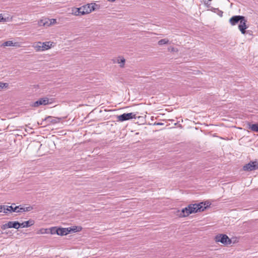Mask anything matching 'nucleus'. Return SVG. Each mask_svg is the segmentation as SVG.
Here are the masks:
<instances>
[{
	"mask_svg": "<svg viewBox=\"0 0 258 258\" xmlns=\"http://www.w3.org/2000/svg\"><path fill=\"white\" fill-rule=\"evenodd\" d=\"M216 242H220L224 245L227 246L231 244L232 240L228 236L224 234H219L215 237Z\"/></svg>",
	"mask_w": 258,
	"mask_h": 258,
	"instance_id": "f03ea898",
	"label": "nucleus"
},
{
	"mask_svg": "<svg viewBox=\"0 0 258 258\" xmlns=\"http://www.w3.org/2000/svg\"><path fill=\"white\" fill-rule=\"evenodd\" d=\"M8 86V84L0 83V90L4 88V87Z\"/></svg>",
	"mask_w": 258,
	"mask_h": 258,
	"instance_id": "cd10ccee",
	"label": "nucleus"
},
{
	"mask_svg": "<svg viewBox=\"0 0 258 258\" xmlns=\"http://www.w3.org/2000/svg\"><path fill=\"white\" fill-rule=\"evenodd\" d=\"M52 103V101L49 102V99L47 97H44L39 99L36 101L34 102L32 106L33 107H37L40 105H46Z\"/></svg>",
	"mask_w": 258,
	"mask_h": 258,
	"instance_id": "423d86ee",
	"label": "nucleus"
},
{
	"mask_svg": "<svg viewBox=\"0 0 258 258\" xmlns=\"http://www.w3.org/2000/svg\"><path fill=\"white\" fill-rule=\"evenodd\" d=\"M49 19L43 18L38 21V24L39 26H49Z\"/></svg>",
	"mask_w": 258,
	"mask_h": 258,
	"instance_id": "4468645a",
	"label": "nucleus"
},
{
	"mask_svg": "<svg viewBox=\"0 0 258 258\" xmlns=\"http://www.w3.org/2000/svg\"><path fill=\"white\" fill-rule=\"evenodd\" d=\"M3 46H18V42H14L13 41H7L3 43L2 45Z\"/></svg>",
	"mask_w": 258,
	"mask_h": 258,
	"instance_id": "f3484780",
	"label": "nucleus"
},
{
	"mask_svg": "<svg viewBox=\"0 0 258 258\" xmlns=\"http://www.w3.org/2000/svg\"><path fill=\"white\" fill-rule=\"evenodd\" d=\"M5 19L2 16V14H0V22L5 21Z\"/></svg>",
	"mask_w": 258,
	"mask_h": 258,
	"instance_id": "c756f323",
	"label": "nucleus"
},
{
	"mask_svg": "<svg viewBox=\"0 0 258 258\" xmlns=\"http://www.w3.org/2000/svg\"><path fill=\"white\" fill-rule=\"evenodd\" d=\"M173 49H174V48H173V47H172V49H171V50H172V51H173Z\"/></svg>",
	"mask_w": 258,
	"mask_h": 258,
	"instance_id": "f704fd0d",
	"label": "nucleus"
},
{
	"mask_svg": "<svg viewBox=\"0 0 258 258\" xmlns=\"http://www.w3.org/2000/svg\"><path fill=\"white\" fill-rule=\"evenodd\" d=\"M154 124L156 125H163L164 123L161 122H155Z\"/></svg>",
	"mask_w": 258,
	"mask_h": 258,
	"instance_id": "7c9ffc66",
	"label": "nucleus"
},
{
	"mask_svg": "<svg viewBox=\"0 0 258 258\" xmlns=\"http://www.w3.org/2000/svg\"><path fill=\"white\" fill-rule=\"evenodd\" d=\"M220 13H221V15H221V16H222V15L223 12L220 11Z\"/></svg>",
	"mask_w": 258,
	"mask_h": 258,
	"instance_id": "72a5a7b5",
	"label": "nucleus"
},
{
	"mask_svg": "<svg viewBox=\"0 0 258 258\" xmlns=\"http://www.w3.org/2000/svg\"><path fill=\"white\" fill-rule=\"evenodd\" d=\"M136 115V113H135L134 112L123 113L117 116V121L122 122L133 118H136L137 117Z\"/></svg>",
	"mask_w": 258,
	"mask_h": 258,
	"instance_id": "20e7f679",
	"label": "nucleus"
},
{
	"mask_svg": "<svg viewBox=\"0 0 258 258\" xmlns=\"http://www.w3.org/2000/svg\"><path fill=\"white\" fill-rule=\"evenodd\" d=\"M6 208V206L5 205H0V212H1L3 210V208Z\"/></svg>",
	"mask_w": 258,
	"mask_h": 258,
	"instance_id": "2f4dec72",
	"label": "nucleus"
},
{
	"mask_svg": "<svg viewBox=\"0 0 258 258\" xmlns=\"http://www.w3.org/2000/svg\"><path fill=\"white\" fill-rule=\"evenodd\" d=\"M194 208H193L192 204L189 205L187 207H185L181 210V211H178V212L179 214H178V215L180 217H185L188 216L189 214L191 213H194Z\"/></svg>",
	"mask_w": 258,
	"mask_h": 258,
	"instance_id": "7ed1b4c3",
	"label": "nucleus"
},
{
	"mask_svg": "<svg viewBox=\"0 0 258 258\" xmlns=\"http://www.w3.org/2000/svg\"><path fill=\"white\" fill-rule=\"evenodd\" d=\"M114 63H118L119 64L120 68H123L124 67L125 59L122 56H118L116 59L112 60Z\"/></svg>",
	"mask_w": 258,
	"mask_h": 258,
	"instance_id": "9d476101",
	"label": "nucleus"
},
{
	"mask_svg": "<svg viewBox=\"0 0 258 258\" xmlns=\"http://www.w3.org/2000/svg\"><path fill=\"white\" fill-rule=\"evenodd\" d=\"M34 224V221L32 219H30L28 221H24V222H22V223H20V227H22L23 228L29 227Z\"/></svg>",
	"mask_w": 258,
	"mask_h": 258,
	"instance_id": "ddd939ff",
	"label": "nucleus"
},
{
	"mask_svg": "<svg viewBox=\"0 0 258 258\" xmlns=\"http://www.w3.org/2000/svg\"><path fill=\"white\" fill-rule=\"evenodd\" d=\"M41 45L42 48V51H44L50 48L52 44L50 42H41Z\"/></svg>",
	"mask_w": 258,
	"mask_h": 258,
	"instance_id": "a211bd4d",
	"label": "nucleus"
},
{
	"mask_svg": "<svg viewBox=\"0 0 258 258\" xmlns=\"http://www.w3.org/2000/svg\"><path fill=\"white\" fill-rule=\"evenodd\" d=\"M33 47L35 48L36 51H42V48L41 42H37L33 44Z\"/></svg>",
	"mask_w": 258,
	"mask_h": 258,
	"instance_id": "aec40b11",
	"label": "nucleus"
},
{
	"mask_svg": "<svg viewBox=\"0 0 258 258\" xmlns=\"http://www.w3.org/2000/svg\"><path fill=\"white\" fill-rule=\"evenodd\" d=\"M193 208H194V213H197L198 212H202L204 211L205 209H206V207H205L203 205V202H202L200 204H192Z\"/></svg>",
	"mask_w": 258,
	"mask_h": 258,
	"instance_id": "1a4fd4ad",
	"label": "nucleus"
},
{
	"mask_svg": "<svg viewBox=\"0 0 258 258\" xmlns=\"http://www.w3.org/2000/svg\"><path fill=\"white\" fill-rule=\"evenodd\" d=\"M258 169V160L250 161L243 167L244 171H251Z\"/></svg>",
	"mask_w": 258,
	"mask_h": 258,
	"instance_id": "39448f33",
	"label": "nucleus"
},
{
	"mask_svg": "<svg viewBox=\"0 0 258 258\" xmlns=\"http://www.w3.org/2000/svg\"><path fill=\"white\" fill-rule=\"evenodd\" d=\"M69 233L72 232H80L82 230V227L81 226H74L72 228L69 227L68 228Z\"/></svg>",
	"mask_w": 258,
	"mask_h": 258,
	"instance_id": "6ab92c4d",
	"label": "nucleus"
},
{
	"mask_svg": "<svg viewBox=\"0 0 258 258\" xmlns=\"http://www.w3.org/2000/svg\"><path fill=\"white\" fill-rule=\"evenodd\" d=\"M244 16L236 15L232 16L229 20V23L231 25L234 26L236 25L238 22H240L241 20H243Z\"/></svg>",
	"mask_w": 258,
	"mask_h": 258,
	"instance_id": "0eeeda50",
	"label": "nucleus"
},
{
	"mask_svg": "<svg viewBox=\"0 0 258 258\" xmlns=\"http://www.w3.org/2000/svg\"><path fill=\"white\" fill-rule=\"evenodd\" d=\"M3 210H4V213L5 214H7L8 212H9L8 211H7V207L3 208Z\"/></svg>",
	"mask_w": 258,
	"mask_h": 258,
	"instance_id": "473e14b6",
	"label": "nucleus"
},
{
	"mask_svg": "<svg viewBox=\"0 0 258 258\" xmlns=\"http://www.w3.org/2000/svg\"><path fill=\"white\" fill-rule=\"evenodd\" d=\"M169 41L167 39H161L158 42V44L159 45H164V44H169Z\"/></svg>",
	"mask_w": 258,
	"mask_h": 258,
	"instance_id": "5701e85b",
	"label": "nucleus"
},
{
	"mask_svg": "<svg viewBox=\"0 0 258 258\" xmlns=\"http://www.w3.org/2000/svg\"><path fill=\"white\" fill-rule=\"evenodd\" d=\"M32 209L33 207L32 206H29L24 208H20L19 210H18L17 212H28L30 211Z\"/></svg>",
	"mask_w": 258,
	"mask_h": 258,
	"instance_id": "412c9836",
	"label": "nucleus"
},
{
	"mask_svg": "<svg viewBox=\"0 0 258 258\" xmlns=\"http://www.w3.org/2000/svg\"><path fill=\"white\" fill-rule=\"evenodd\" d=\"M69 233V231L68 228H58V232L57 235L63 236L66 235Z\"/></svg>",
	"mask_w": 258,
	"mask_h": 258,
	"instance_id": "f8f14e48",
	"label": "nucleus"
},
{
	"mask_svg": "<svg viewBox=\"0 0 258 258\" xmlns=\"http://www.w3.org/2000/svg\"><path fill=\"white\" fill-rule=\"evenodd\" d=\"M212 0H208L205 2V4L207 6V7L209 9L213 8L211 7Z\"/></svg>",
	"mask_w": 258,
	"mask_h": 258,
	"instance_id": "393cba45",
	"label": "nucleus"
},
{
	"mask_svg": "<svg viewBox=\"0 0 258 258\" xmlns=\"http://www.w3.org/2000/svg\"><path fill=\"white\" fill-rule=\"evenodd\" d=\"M99 8L100 6L95 3L88 4L80 8H75L73 10V14L76 16L84 15Z\"/></svg>",
	"mask_w": 258,
	"mask_h": 258,
	"instance_id": "f257e3e1",
	"label": "nucleus"
},
{
	"mask_svg": "<svg viewBox=\"0 0 258 258\" xmlns=\"http://www.w3.org/2000/svg\"><path fill=\"white\" fill-rule=\"evenodd\" d=\"M8 223L9 228H14L18 229L20 227V223L18 221H9Z\"/></svg>",
	"mask_w": 258,
	"mask_h": 258,
	"instance_id": "2eb2a0df",
	"label": "nucleus"
},
{
	"mask_svg": "<svg viewBox=\"0 0 258 258\" xmlns=\"http://www.w3.org/2000/svg\"><path fill=\"white\" fill-rule=\"evenodd\" d=\"M247 22V20L244 17L243 20L240 21L238 25V28L242 34H245L246 33V29L248 27L246 25Z\"/></svg>",
	"mask_w": 258,
	"mask_h": 258,
	"instance_id": "6e6552de",
	"label": "nucleus"
},
{
	"mask_svg": "<svg viewBox=\"0 0 258 258\" xmlns=\"http://www.w3.org/2000/svg\"><path fill=\"white\" fill-rule=\"evenodd\" d=\"M203 205L205 207H206V208L208 207H210L211 204L208 201H206L204 203L203 202Z\"/></svg>",
	"mask_w": 258,
	"mask_h": 258,
	"instance_id": "c85d7f7f",
	"label": "nucleus"
},
{
	"mask_svg": "<svg viewBox=\"0 0 258 258\" xmlns=\"http://www.w3.org/2000/svg\"><path fill=\"white\" fill-rule=\"evenodd\" d=\"M49 20H50V21L49 22V26H50L51 25L55 24L56 23V20L55 19H49Z\"/></svg>",
	"mask_w": 258,
	"mask_h": 258,
	"instance_id": "a878e982",
	"label": "nucleus"
},
{
	"mask_svg": "<svg viewBox=\"0 0 258 258\" xmlns=\"http://www.w3.org/2000/svg\"><path fill=\"white\" fill-rule=\"evenodd\" d=\"M1 228L3 229V230H5L7 228H9V223L8 222L7 223L5 224H4L1 227Z\"/></svg>",
	"mask_w": 258,
	"mask_h": 258,
	"instance_id": "bb28decb",
	"label": "nucleus"
},
{
	"mask_svg": "<svg viewBox=\"0 0 258 258\" xmlns=\"http://www.w3.org/2000/svg\"><path fill=\"white\" fill-rule=\"evenodd\" d=\"M6 207H7V211H8L10 212H17L18 211H17V209L19 208V206H16L15 208H13L12 206H6Z\"/></svg>",
	"mask_w": 258,
	"mask_h": 258,
	"instance_id": "4be33fe9",
	"label": "nucleus"
},
{
	"mask_svg": "<svg viewBox=\"0 0 258 258\" xmlns=\"http://www.w3.org/2000/svg\"><path fill=\"white\" fill-rule=\"evenodd\" d=\"M50 233L51 234H57L58 232V228L56 227H53L49 229Z\"/></svg>",
	"mask_w": 258,
	"mask_h": 258,
	"instance_id": "b1692460",
	"label": "nucleus"
},
{
	"mask_svg": "<svg viewBox=\"0 0 258 258\" xmlns=\"http://www.w3.org/2000/svg\"><path fill=\"white\" fill-rule=\"evenodd\" d=\"M247 125L248 129L251 130L253 132L258 133V123L254 124L248 123Z\"/></svg>",
	"mask_w": 258,
	"mask_h": 258,
	"instance_id": "dca6fc26",
	"label": "nucleus"
},
{
	"mask_svg": "<svg viewBox=\"0 0 258 258\" xmlns=\"http://www.w3.org/2000/svg\"><path fill=\"white\" fill-rule=\"evenodd\" d=\"M44 120L47 121L48 122L54 124L59 122L61 120V118L58 117H52V116H49L46 117Z\"/></svg>",
	"mask_w": 258,
	"mask_h": 258,
	"instance_id": "9b49d317",
	"label": "nucleus"
}]
</instances>
